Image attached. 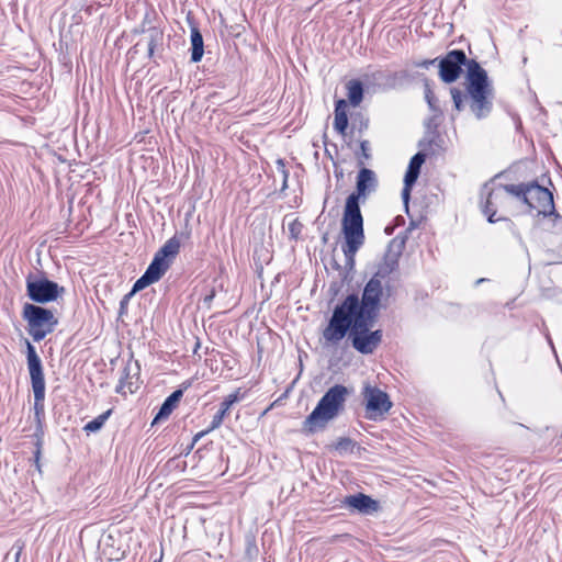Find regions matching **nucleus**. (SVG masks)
Returning <instances> with one entry per match:
<instances>
[{"mask_svg": "<svg viewBox=\"0 0 562 562\" xmlns=\"http://www.w3.org/2000/svg\"><path fill=\"white\" fill-rule=\"evenodd\" d=\"M509 195L521 199L525 204L531 210H536L538 214L549 215L554 211L552 193L538 184H530L528 187L521 184L497 187L488 193L483 209L490 223L502 220V217L495 218V215L498 207L506 206L509 201Z\"/></svg>", "mask_w": 562, "mask_h": 562, "instance_id": "obj_1", "label": "nucleus"}, {"mask_svg": "<svg viewBox=\"0 0 562 562\" xmlns=\"http://www.w3.org/2000/svg\"><path fill=\"white\" fill-rule=\"evenodd\" d=\"M349 391L341 384H336L318 401L313 412L305 418L302 431L314 434L325 429L327 424L335 419L344 409Z\"/></svg>", "mask_w": 562, "mask_h": 562, "instance_id": "obj_2", "label": "nucleus"}, {"mask_svg": "<svg viewBox=\"0 0 562 562\" xmlns=\"http://www.w3.org/2000/svg\"><path fill=\"white\" fill-rule=\"evenodd\" d=\"M467 93L470 108L477 119L485 117L492 108V89L486 71L475 61L468 63Z\"/></svg>", "mask_w": 562, "mask_h": 562, "instance_id": "obj_3", "label": "nucleus"}, {"mask_svg": "<svg viewBox=\"0 0 562 562\" xmlns=\"http://www.w3.org/2000/svg\"><path fill=\"white\" fill-rule=\"evenodd\" d=\"M341 225L345 238L342 250L348 262L352 265L357 251L364 243L363 220L358 204V195L348 196Z\"/></svg>", "mask_w": 562, "mask_h": 562, "instance_id": "obj_4", "label": "nucleus"}, {"mask_svg": "<svg viewBox=\"0 0 562 562\" xmlns=\"http://www.w3.org/2000/svg\"><path fill=\"white\" fill-rule=\"evenodd\" d=\"M381 296V281L372 278L364 286L361 302L357 295H348L342 304L335 308L333 316H372L379 310Z\"/></svg>", "mask_w": 562, "mask_h": 562, "instance_id": "obj_5", "label": "nucleus"}, {"mask_svg": "<svg viewBox=\"0 0 562 562\" xmlns=\"http://www.w3.org/2000/svg\"><path fill=\"white\" fill-rule=\"evenodd\" d=\"M179 249L180 240L177 237L168 239L157 251L144 276L135 282L133 292L143 290L149 284L157 282L168 270L170 258H173L179 252Z\"/></svg>", "mask_w": 562, "mask_h": 562, "instance_id": "obj_6", "label": "nucleus"}, {"mask_svg": "<svg viewBox=\"0 0 562 562\" xmlns=\"http://www.w3.org/2000/svg\"><path fill=\"white\" fill-rule=\"evenodd\" d=\"M373 327V318L370 321H352L349 340L360 353H372L381 344L382 330Z\"/></svg>", "mask_w": 562, "mask_h": 562, "instance_id": "obj_7", "label": "nucleus"}, {"mask_svg": "<svg viewBox=\"0 0 562 562\" xmlns=\"http://www.w3.org/2000/svg\"><path fill=\"white\" fill-rule=\"evenodd\" d=\"M26 290L29 296L38 303H47L60 297L65 289L58 283L44 277L29 276L26 279Z\"/></svg>", "mask_w": 562, "mask_h": 562, "instance_id": "obj_8", "label": "nucleus"}, {"mask_svg": "<svg viewBox=\"0 0 562 562\" xmlns=\"http://www.w3.org/2000/svg\"><path fill=\"white\" fill-rule=\"evenodd\" d=\"M27 366L34 393V407L38 413L43 409L45 398V379L41 359L30 342H27Z\"/></svg>", "mask_w": 562, "mask_h": 562, "instance_id": "obj_9", "label": "nucleus"}, {"mask_svg": "<svg viewBox=\"0 0 562 562\" xmlns=\"http://www.w3.org/2000/svg\"><path fill=\"white\" fill-rule=\"evenodd\" d=\"M362 394L366 400L368 419L376 420L382 418L392 407L389 395L375 386L366 384Z\"/></svg>", "mask_w": 562, "mask_h": 562, "instance_id": "obj_10", "label": "nucleus"}, {"mask_svg": "<svg viewBox=\"0 0 562 562\" xmlns=\"http://www.w3.org/2000/svg\"><path fill=\"white\" fill-rule=\"evenodd\" d=\"M467 57L462 50L449 52L439 64V76L442 81L454 82L461 72V66L465 64Z\"/></svg>", "mask_w": 562, "mask_h": 562, "instance_id": "obj_11", "label": "nucleus"}, {"mask_svg": "<svg viewBox=\"0 0 562 562\" xmlns=\"http://www.w3.org/2000/svg\"><path fill=\"white\" fill-rule=\"evenodd\" d=\"M371 318H330L323 331L326 341L338 342L345 336H350L352 321H370Z\"/></svg>", "mask_w": 562, "mask_h": 562, "instance_id": "obj_12", "label": "nucleus"}, {"mask_svg": "<svg viewBox=\"0 0 562 562\" xmlns=\"http://www.w3.org/2000/svg\"><path fill=\"white\" fill-rule=\"evenodd\" d=\"M139 384V366L137 362L127 361L122 369L116 392L121 394L134 393Z\"/></svg>", "mask_w": 562, "mask_h": 562, "instance_id": "obj_13", "label": "nucleus"}, {"mask_svg": "<svg viewBox=\"0 0 562 562\" xmlns=\"http://www.w3.org/2000/svg\"><path fill=\"white\" fill-rule=\"evenodd\" d=\"M342 504L353 512L366 515L375 513L379 509V503L362 493L346 496Z\"/></svg>", "mask_w": 562, "mask_h": 562, "instance_id": "obj_14", "label": "nucleus"}, {"mask_svg": "<svg viewBox=\"0 0 562 562\" xmlns=\"http://www.w3.org/2000/svg\"><path fill=\"white\" fill-rule=\"evenodd\" d=\"M425 162V155L422 153L416 154L409 161L405 178H404V188L402 191V199L407 205L409 195H411V189L412 186L416 182L420 168L423 164Z\"/></svg>", "mask_w": 562, "mask_h": 562, "instance_id": "obj_15", "label": "nucleus"}, {"mask_svg": "<svg viewBox=\"0 0 562 562\" xmlns=\"http://www.w3.org/2000/svg\"><path fill=\"white\" fill-rule=\"evenodd\" d=\"M29 334L35 341L42 340L48 333H50L57 324L56 318H27Z\"/></svg>", "mask_w": 562, "mask_h": 562, "instance_id": "obj_16", "label": "nucleus"}, {"mask_svg": "<svg viewBox=\"0 0 562 562\" xmlns=\"http://www.w3.org/2000/svg\"><path fill=\"white\" fill-rule=\"evenodd\" d=\"M183 395L182 390H177L171 393L162 403L159 412L154 418V424H157L166 418L173 412Z\"/></svg>", "mask_w": 562, "mask_h": 562, "instance_id": "obj_17", "label": "nucleus"}, {"mask_svg": "<svg viewBox=\"0 0 562 562\" xmlns=\"http://www.w3.org/2000/svg\"><path fill=\"white\" fill-rule=\"evenodd\" d=\"M375 186V176L370 169L363 168L360 170L357 178V192L351 195H366L367 192L371 191Z\"/></svg>", "mask_w": 562, "mask_h": 562, "instance_id": "obj_18", "label": "nucleus"}, {"mask_svg": "<svg viewBox=\"0 0 562 562\" xmlns=\"http://www.w3.org/2000/svg\"><path fill=\"white\" fill-rule=\"evenodd\" d=\"M348 127L347 101L340 99L336 102L334 128L341 135H345Z\"/></svg>", "mask_w": 562, "mask_h": 562, "instance_id": "obj_19", "label": "nucleus"}, {"mask_svg": "<svg viewBox=\"0 0 562 562\" xmlns=\"http://www.w3.org/2000/svg\"><path fill=\"white\" fill-rule=\"evenodd\" d=\"M204 54L203 37L196 26L191 27V60L198 63Z\"/></svg>", "mask_w": 562, "mask_h": 562, "instance_id": "obj_20", "label": "nucleus"}, {"mask_svg": "<svg viewBox=\"0 0 562 562\" xmlns=\"http://www.w3.org/2000/svg\"><path fill=\"white\" fill-rule=\"evenodd\" d=\"M346 88L350 104L352 106H358L363 98V89L361 82L358 80H350L348 81Z\"/></svg>", "mask_w": 562, "mask_h": 562, "instance_id": "obj_21", "label": "nucleus"}, {"mask_svg": "<svg viewBox=\"0 0 562 562\" xmlns=\"http://www.w3.org/2000/svg\"><path fill=\"white\" fill-rule=\"evenodd\" d=\"M111 413H112L111 409L104 412L103 414L99 415L94 419L87 423L85 425L83 429L87 432H95V431L100 430L103 427L106 419L110 417Z\"/></svg>", "mask_w": 562, "mask_h": 562, "instance_id": "obj_22", "label": "nucleus"}, {"mask_svg": "<svg viewBox=\"0 0 562 562\" xmlns=\"http://www.w3.org/2000/svg\"><path fill=\"white\" fill-rule=\"evenodd\" d=\"M162 32L157 29H150L148 31V55L151 57L154 55L155 48L161 44L162 41Z\"/></svg>", "mask_w": 562, "mask_h": 562, "instance_id": "obj_23", "label": "nucleus"}, {"mask_svg": "<svg viewBox=\"0 0 562 562\" xmlns=\"http://www.w3.org/2000/svg\"><path fill=\"white\" fill-rule=\"evenodd\" d=\"M23 316H50V313L42 307L34 305H25Z\"/></svg>", "mask_w": 562, "mask_h": 562, "instance_id": "obj_24", "label": "nucleus"}, {"mask_svg": "<svg viewBox=\"0 0 562 562\" xmlns=\"http://www.w3.org/2000/svg\"><path fill=\"white\" fill-rule=\"evenodd\" d=\"M239 400V394L238 392H235V393H232L229 394L222 403L221 405V409H225V413H228L229 408L232 407L233 404H235L236 402H238Z\"/></svg>", "mask_w": 562, "mask_h": 562, "instance_id": "obj_25", "label": "nucleus"}, {"mask_svg": "<svg viewBox=\"0 0 562 562\" xmlns=\"http://www.w3.org/2000/svg\"><path fill=\"white\" fill-rule=\"evenodd\" d=\"M227 413H225V409H220L214 416H213V419H212V423H211V430L217 428L221 426V424L223 423V419L225 417Z\"/></svg>", "mask_w": 562, "mask_h": 562, "instance_id": "obj_26", "label": "nucleus"}, {"mask_svg": "<svg viewBox=\"0 0 562 562\" xmlns=\"http://www.w3.org/2000/svg\"><path fill=\"white\" fill-rule=\"evenodd\" d=\"M451 97H452V100L454 102V106L458 111L461 110V104H462V94H461V91H459L458 89L453 88L451 89Z\"/></svg>", "mask_w": 562, "mask_h": 562, "instance_id": "obj_27", "label": "nucleus"}, {"mask_svg": "<svg viewBox=\"0 0 562 562\" xmlns=\"http://www.w3.org/2000/svg\"><path fill=\"white\" fill-rule=\"evenodd\" d=\"M351 440L350 439H347V438H342L340 439L338 442H337V446L336 448L338 450H347L350 446H351Z\"/></svg>", "mask_w": 562, "mask_h": 562, "instance_id": "obj_28", "label": "nucleus"}, {"mask_svg": "<svg viewBox=\"0 0 562 562\" xmlns=\"http://www.w3.org/2000/svg\"><path fill=\"white\" fill-rule=\"evenodd\" d=\"M395 263H396L395 261H392V263L389 265L387 268H380L379 273L385 274V273L391 272L394 269Z\"/></svg>", "mask_w": 562, "mask_h": 562, "instance_id": "obj_29", "label": "nucleus"}, {"mask_svg": "<svg viewBox=\"0 0 562 562\" xmlns=\"http://www.w3.org/2000/svg\"><path fill=\"white\" fill-rule=\"evenodd\" d=\"M426 99H427L429 105L432 106V94L429 89L426 90Z\"/></svg>", "mask_w": 562, "mask_h": 562, "instance_id": "obj_30", "label": "nucleus"}, {"mask_svg": "<svg viewBox=\"0 0 562 562\" xmlns=\"http://www.w3.org/2000/svg\"><path fill=\"white\" fill-rule=\"evenodd\" d=\"M361 149H362V153L366 157H368L367 155V150H368V142H362L361 143Z\"/></svg>", "mask_w": 562, "mask_h": 562, "instance_id": "obj_31", "label": "nucleus"}, {"mask_svg": "<svg viewBox=\"0 0 562 562\" xmlns=\"http://www.w3.org/2000/svg\"><path fill=\"white\" fill-rule=\"evenodd\" d=\"M213 295H214V293H213V292H212L210 295H206V296L204 297V303H205V304H209V303H210V301L212 300Z\"/></svg>", "mask_w": 562, "mask_h": 562, "instance_id": "obj_32", "label": "nucleus"}, {"mask_svg": "<svg viewBox=\"0 0 562 562\" xmlns=\"http://www.w3.org/2000/svg\"><path fill=\"white\" fill-rule=\"evenodd\" d=\"M434 61H435V60H431V61H425V63L423 64V66L427 67L429 64H432Z\"/></svg>", "mask_w": 562, "mask_h": 562, "instance_id": "obj_33", "label": "nucleus"}, {"mask_svg": "<svg viewBox=\"0 0 562 562\" xmlns=\"http://www.w3.org/2000/svg\"><path fill=\"white\" fill-rule=\"evenodd\" d=\"M21 550H22V547H19V551H18V553H16V557H19V555H20Z\"/></svg>", "mask_w": 562, "mask_h": 562, "instance_id": "obj_34", "label": "nucleus"}]
</instances>
